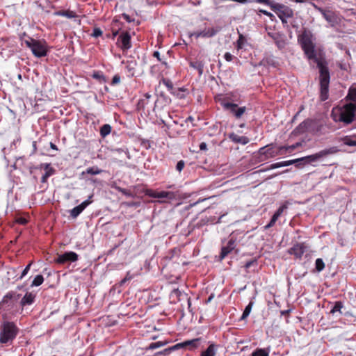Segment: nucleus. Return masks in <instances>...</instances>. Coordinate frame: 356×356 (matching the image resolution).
Segmentation results:
<instances>
[{
  "label": "nucleus",
  "instance_id": "f257e3e1",
  "mask_svg": "<svg viewBox=\"0 0 356 356\" xmlns=\"http://www.w3.org/2000/svg\"><path fill=\"white\" fill-rule=\"evenodd\" d=\"M298 42L307 59L316 63L319 69L320 98L321 101H325L328 99L330 73L323 60L317 56L312 33L304 28L298 35Z\"/></svg>",
  "mask_w": 356,
  "mask_h": 356
},
{
  "label": "nucleus",
  "instance_id": "f03ea898",
  "mask_svg": "<svg viewBox=\"0 0 356 356\" xmlns=\"http://www.w3.org/2000/svg\"><path fill=\"white\" fill-rule=\"evenodd\" d=\"M355 113L356 104L349 102L334 107L331 112V117L335 122H341L344 125H348L355 120Z\"/></svg>",
  "mask_w": 356,
  "mask_h": 356
},
{
  "label": "nucleus",
  "instance_id": "7ed1b4c3",
  "mask_svg": "<svg viewBox=\"0 0 356 356\" xmlns=\"http://www.w3.org/2000/svg\"><path fill=\"white\" fill-rule=\"evenodd\" d=\"M19 333V328L13 322L4 321L0 327V343L10 346Z\"/></svg>",
  "mask_w": 356,
  "mask_h": 356
},
{
  "label": "nucleus",
  "instance_id": "20e7f679",
  "mask_svg": "<svg viewBox=\"0 0 356 356\" xmlns=\"http://www.w3.org/2000/svg\"><path fill=\"white\" fill-rule=\"evenodd\" d=\"M339 151L338 148L337 147H331L327 149H325L323 150H321L320 152L309 155L307 156H304L302 158H300L302 159V163L305 162L307 164L317 162L321 161L322 159L327 157L329 155L334 154Z\"/></svg>",
  "mask_w": 356,
  "mask_h": 356
},
{
  "label": "nucleus",
  "instance_id": "39448f33",
  "mask_svg": "<svg viewBox=\"0 0 356 356\" xmlns=\"http://www.w3.org/2000/svg\"><path fill=\"white\" fill-rule=\"evenodd\" d=\"M258 154L259 161H264L278 155H284L282 146L279 147L278 149L275 151L272 144L261 147L258 151Z\"/></svg>",
  "mask_w": 356,
  "mask_h": 356
},
{
  "label": "nucleus",
  "instance_id": "423d86ee",
  "mask_svg": "<svg viewBox=\"0 0 356 356\" xmlns=\"http://www.w3.org/2000/svg\"><path fill=\"white\" fill-rule=\"evenodd\" d=\"M25 44L30 48L33 54L38 58L45 56L47 54L46 46L40 41L30 38L25 40Z\"/></svg>",
  "mask_w": 356,
  "mask_h": 356
},
{
  "label": "nucleus",
  "instance_id": "0eeeda50",
  "mask_svg": "<svg viewBox=\"0 0 356 356\" xmlns=\"http://www.w3.org/2000/svg\"><path fill=\"white\" fill-rule=\"evenodd\" d=\"M148 195L152 198L159 199V202H168L177 198V193L172 191H151Z\"/></svg>",
  "mask_w": 356,
  "mask_h": 356
},
{
  "label": "nucleus",
  "instance_id": "6e6552de",
  "mask_svg": "<svg viewBox=\"0 0 356 356\" xmlns=\"http://www.w3.org/2000/svg\"><path fill=\"white\" fill-rule=\"evenodd\" d=\"M224 109L229 111L235 118L241 119L246 111L245 106H238V104L231 102H222Z\"/></svg>",
  "mask_w": 356,
  "mask_h": 356
},
{
  "label": "nucleus",
  "instance_id": "1a4fd4ad",
  "mask_svg": "<svg viewBox=\"0 0 356 356\" xmlns=\"http://www.w3.org/2000/svg\"><path fill=\"white\" fill-rule=\"evenodd\" d=\"M20 294L14 291L7 293L0 302V308L8 310L13 307V302L17 301L20 298Z\"/></svg>",
  "mask_w": 356,
  "mask_h": 356
},
{
  "label": "nucleus",
  "instance_id": "9d476101",
  "mask_svg": "<svg viewBox=\"0 0 356 356\" xmlns=\"http://www.w3.org/2000/svg\"><path fill=\"white\" fill-rule=\"evenodd\" d=\"M272 10L277 14L279 18H291L293 15V11L291 8L279 3L273 6Z\"/></svg>",
  "mask_w": 356,
  "mask_h": 356
},
{
  "label": "nucleus",
  "instance_id": "9b49d317",
  "mask_svg": "<svg viewBox=\"0 0 356 356\" xmlns=\"http://www.w3.org/2000/svg\"><path fill=\"white\" fill-rule=\"evenodd\" d=\"M321 15L332 27L340 23L341 19L339 16L335 12L327 8L324 10Z\"/></svg>",
  "mask_w": 356,
  "mask_h": 356
},
{
  "label": "nucleus",
  "instance_id": "f8f14e48",
  "mask_svg": "<svg viewBox=\"0 0 356 356\" xmlns=\"http://www.w3.org/2000/svg\"><path fill=\"white\" fill-rule=\"evenodd\" d=\"M307 248V246L305 243H296L288 250V253L293 255L296 259H301Z\"/></svg>",
  "mask_w": 356,
  "mask_h": 356
},
{
  "label": "nucleus",
  "instance_id": "ddd939ff",
  "mask_svg": "<svg viewBox=\"0 0 356 356\" xmlns=\"http://www.w3.org/2000/svg\"><path fill=\"white\" fill-rule=\"evenodd\" d=\"M117 44L123 50L127 51L131 47V35L127 32L122 33L118 38Z\"/></svg>",
  "mask_w": 356,
  "mask_h": 356
},
{
  "label": "nucleus",
  "instance_id": "4468645a",
  "mask_svg": "<svg viewBox=\"0 0 356 356\" xmlns=\"http://www.w3.org/2000/svg\"><path fill=\"white\" fill-rule=\"evenodd\" d=\"M78 254L74 252H66L63 254L58 255L55 261L58 264L74 262L78 260Z\"/></svg>",
  "mask_w": 356,
  "mask_h": 356
},
{
  "label": "nucleus",
  "instance_id": "2eb2a0df",
  "mask_svg": "<svg viewBox=\"0 0 356 356\" xmlns=\"http://www.w3.org/2000/svg\"><path fill=\"white\" fill-rule=\"evenodd\" d=\"M236 245V239L233 235H231L227 245L223 246L221 249V252L220 255V259H224L229 253H230L233 250H234Z\"/></svg>",
  "mask_w": 356,
  "mask_h": 356
},
{
  "label": "nucleus",
  "instance_id": "dca6fc26",
  "mask_svg": "<svg viewBox=\"0 0 356 356\" xmlns=\"http://www.w3.org/2000/svg\"><path fill=\"white\" fill-rule=\"evenodd\" d=\"M91 197L92 196H90L88 200L83 201L81 204L71 209L70 211L71 217L76 218L92 202L90 200Z\"/></svg>",
  "mask_w": 356,
  "mask_h": 356
},
{
  "label": "nucleus",
  "instance_id": "f3484780",
  "mask_svg": "<svg viewBox=\"0 0 356 356\" xmlns=\"http://www.w3.org/2000/svg\"><path fill=\"white\" fill-rule=\"evenodd\" d=\"M268 35L274 40L280 49L285 47L286 43L284 36L278 33H268Z\"/></svg>",
  "mask_w": 356,
  "mask_h": 356
},
{
  "label": "nucleus",
  "instance_id": "a211bd4d",
  "mask_svg": "<svg viewBox=\"0 0 356 356\" xmlns=\"http://www.w3.org/2000/svg\"><path fill=\"white\" fill-rule=\"evenodd\" d=\"M220 31V27L214 28H205L204 30L200 31L202 38H209L216 35Z\"/></svg>",
  "mask_w": 356,
  "mask_h": 356
},
{
  "label": "nucleus",
  "instance_id": "6ab92c4d",
  "mask_svg": "<svg viewBox=\"0 0 356 356\" xmlns=\"http://www.w3.org/2000/svg\"><path fill=\"white\" fill-rule=\"evenodd\" d=\"M35 299V295L31 292H27L20 301L22 307L32 305Z\"/></svg>",
  "mask_w": 356,
  "mask_h": 356
},
{
  "label": "nucleus",
  "instance_id": "aec40b11",
  "mask_svg": "<svg viewBox=\"0 0 356 356\" xmlns=\"http://www.w3.org/2000/svg\"><path fill=\"white\" fill-rule=\"evenodd\" d=\"M325 127L324 126L323 123L316 124L313 127L312 132L316 136L326 135L327 133Z\"/></svg>",
  "mask_w": 356,
  "mask_h": 356
},
{
  "label": "nucleus",
  "instance_id": "412c9836",
  "mask_svg": "<svg viewBox=\"0 0 356 356\" xmlns=\"http://www.w3.org/2000/svg\"><path fill=\"white\" fill-rule=\"evenodd\" d=\"M229 139H231L233 142L241 143L242 145H246L249 143V138L246 136H240L234 133H232L229 136Z\"/></svg>",
  "mask_w": 356,
  "mask_h": 356
},
{
  "label": "nucleus",
  "instance_id": "4be33fe9",
  "mask_svg": "<svg viewBox=\"0 0 356 356\" xmlns=\"http://www.w3.org/2000/svg\"><path fill=\"white\" fill-rule=\"evenodd\" d=\"M200 341V338L194 339L192 340H188L182 342L183 347L188 348L189 350L195 349L197 347L199 342Z\"/></svg>",
  "mask_w": 356,
  "mask_h": 356
},
{
  "label": "nucleus",
  "instance_id": "5701e85b",
  "mask_svg": "<svg viewBox=\"0 0 356 356\" xmlns=\"http://www.w3.org/2000/svg\"><path fill=\"white\" fill-rule=\"evenodd\" d=\"M310 122L309 120H305L302 122L295 129L294 132L296 134H301L307 131L308 129Z\"/></svg>",
  "mask_w": 356,
  "mask_h": 356
},
{
  "label": "nucleus",
  "instance_id": "b1692460",
  "mask_svg": "<svg viewBox=\"0 0 356 356\" xmlns=\"http://www.w3.org/2000/svg\"><path fill=\"white\" fill-rule=\"evenodd\" d=\"M136 65L137 63L135 60L131 59L126 62V68L129 72V76H134L135 75Z\"/></svg>",
  "mask_w": 356,
  "mask_h": 356
},
{
  "label": "nucleus",
  "instance_id": "393cba45",
  "mask_svg": "<svg viewBox=\"0 0 356 356\" xmlns=\"http://www.w3.org/2000/svg\"><path fill=\"white\" fill-rule=\"evenodd\" d=\"M190 67L195 69L198 71L199 75L201 76L203 74L204 71V63L202 61L196 60V61H191L189 63Z\"/></svg>",
  "mask_w": 356,
  "mask_h": 356
},
{
  "label": "nucleus",
  "instance_id": "a878e982",
  "mask_svg": "<svg viewBox=\"0 0 356 356\" xmlns=\"http://www.w3.org/2000/svg\"><path fill=\"white\" fill-rule=\"evenodd\" d=\"M346 98L348 100L356 102V85H353L351 87H350Z\"/></svg>",
  "mask_w": 356,
  "mask_h": 356
},
{
  "label": "nucleus",
  "instance_id": "bb28decb",
  "mask_svg": "<svg viewBox=\"0 0 356 356\" xmlns=\"http://www.w3.org/2000/svg\"><path fill=\"white\" fill-rule=\"evenodd\" d=\"M301 143L298 142L293 145H289V146H282V148H283V154H286L287 153H291L293 150H295L298 147L301 146Z\"/></svg>",
  "mask_w": 356,
  "mask_h": 356
},
{
  "label": "nucleus",
  "instance_id": "cd10ccee",
  "mask_svg": "<svg viewBox=\"0 0 356 356\" xmlns=\"http://www.w3.org/2000/svg\"><path fill=\"white\" fill-rule=\"evenodd\" d=\"M343 305L341 301H337L334 302V305L331 309L330 313L333 315L337 312L341 314L342 313L341 310L343 308Z\"/></svg>",
  "mask_w": 356,
  "mask_h": 356
},
{
  "label": "nucleus",
  "instance_id": "c85d7f7f",
  "mask_svg": "<svg viewBox=\"0 0 356 356\" xmlns=\"http://www.w3.org/2000/svg\"><path fill=\"white\" fill-rule=\"evenodd\" d=\"M216 348L213 344H211L206 350L202 351L201 356H215Z\"/></svg>",
  "mask_w": 356,
  "mask_h": 356
},
{
  "label": "nucleus",
  "instance_id": "c756f323",
  "mask_svg": "<svg viewBox=\"0 0 356 356\" xmlns=\"http://www.w3.org/2000/svg\"><path fill=\"white\" fill-rule=\"evenodd\" d=\"M111 131V127L108 124H104L100 128V135L102 138L107 136Z\"/></svg>",
  "mask_w": 356,
  "mask_h": 356
},
{
  "label": "nucleus",
  "instance_id": "7c9ffc66",
  "mask_svg": "<svg viewBox=\"0 0 356 356\" xmlns=\"http://www.w3.org/2000/svg\"><path fill=\"white\" fill-rule=\"evenodd\" d=\"M185 89L182 88H175L173 91H172L171 94L176 96L179 99H184L186 95L184 94Z\"/></svg>",
  "mask_w": 356,
  "mask_h": 356
},
{
  "label": "nucleus",
  "instance_id": "2f4dec72",
  "mask_svg": "<svg viewBox=\"0 0 356 356\" xmlns=\"http://www.w3.org/2000/svg\"><path fill=\"white\" fill-rule=\"evenodd\" d=\"M251 356H269V351L266 349L257 348L252 353Z\"/></svg>",
  "mask_w": 356,
  "mask_h": 356
},
{
  "label": "nucleus",
  "instance_id": "473e14b6",
  "mask_svg": "<svg viewBox=\"0 0 356 356\" xmlns=\"http://www.w3.org/2000/svg\"><path fill=\"white\" fill-rule=\"evenodd\" d=\"M44 282V278L42 275H38L35 277L34 280H33L31 286H38L41 285Z\"/></svg>",
  "mask_w": 356,
  "mask_h": 356
},
{
  "label": "nucleus",
  "instance_id": "72a5a7b5",
  "mask_svg": "<svg viewBox=\"0 0 356 356\" xmlns=\"http://www.w3.org/2000/svg\"><path fill=\"white\" fill-rule=\"evenodd\" d=\"M57 15L59 16H64L67 18H73L75 17V14L74 12L70 10H60L56 13Z\"/></svg>",
  "mask_w": 356,
  "mask_h": 356
},
{
  "label": "nucleus",
  "instance_id": "f704fd0d",
  "mask_svg": "<svg viewBox=\"0 0 356 356\" xmlns=\"http://www.w3.org/2000/svg\"><path fill=\"white\" fill-rule=\"evenodd\" d=\"M102 172V170L99 169L97 167H92L86 169V172H83V174L87 173L92 175H99Z\"/></svg>",
  "mask_w": 356,
  "mask_h": 356
},
{
  "label": "nucleus",
  "instance_id": "c9c22d12",
  "mask_svg": "<svg viewBox=\"0 0 356 356\" xmlns=\"http://www.w3.org/2000/svg\"><path fill=\"white\" fill-rule=\"evenodd\" d=\"M252 305L253 303L252 302H250L245 308L243 312V314L241 317V320H244L250 314V312H251V309H252Z\"/></svg>",
  "mask_w": 356,
  "mask_h": 356
},
{
  "label": "nucleus",
  "instance_id": "e433bc0d",
  "mask_svg": "<svg viewBox=\"0 0 356 356\" xmlns=\"http://www.w3.org/2000/svg\"><path fill=\"white\" fill-rule=\"evenodd\" d=\"M325 268V264L322 259L318 258L315 261V268L316 271L321 272Z\"/></svg>",
  "mask_w": 356,
  "mask_h": 356
},
{
  "label": "nucleus",
  "instance_id": "4c0bfd02",
  "mask_svg": "<svg viewBox=\"0 0 356 356\" xmlns=\"http://www.w3.org/2000/svg\"><path fill=\"white\" fill-rule=\"evenodd\" d=\"M161 81H162L163 84L166 86V88L170 92V93L172 92V91L174 90L175 88L173 87L172 82L170 79H163Z\"/></svg>",
  "mask_w": 356,
  "mask_h": 356
},
{
  "label": "nucleus",
  "instance_id": "58836bf2",
  "mask_svg": "<svg viewBox=\"0 0 356 356\" xmlns=\"http://www.w3.org/2000/svg\"><path fill=\"white\" fill-rule=\"evenodd\" d=\"M287 208H288V206H287V203L286 202V203L283 204L282 205H281L273 215L275 216L276 217L279 218L282 214V213L285 210L287 209Z\"/></svg>",
  "mask_w": 356,
  "mask_h": 356
},
{
  "label": "nucleus",
  "instance_id": "ea45409f",
  "mask_svg": "<svg viewBox=\"0 0 356 356\" xmlns=\"http://www.w3.org/2000/svg\"><path fill=\"white\" fill-rule=\"evenodd\" d=\"M354 137L355 138V139L345 137L344 138H343V143L348 146H356V135Z\"/></svg>",
  "mask_w": 356,
  "mask_h": 356
},
{
  "label": "nucleus",
  "instance_id": "a19ab883",
  "mask_svg": "<svg viewBox=\"0 0 356 356\" xmlns=\"http://www.w3.org/2000/svg\"><path fill=\"white\" fill-rule=\"evenodd\" d=\"M245 38L242 34H239L238 39L237 40V49H242L245 42Z\"/></svg>",
  "mask_w": 356,
  "mask_h": 356
},
{
  "label": "nucleus",
  "instance_id": "79ce46f5",
  "mask_svg": "<svg viewBox=\"0 0 356 356\" xmlns=\"http://www.w3.org/2000/svg\"><path fill=\"white\" fill-rule=\"evenodd\" d=\"M55 172V170H49V171H45V173L42 175L41 178V181L45 183L47 179L54 175Z\"/></svg>",
  "mask_w": 356,
  "mask_h": 356
},
{
  "label": "nucleus",
  "instance_id": "37998d69",
  "mask_svg": "<svg viewBox=\"0 0 356 356\" xmlns=\"http://www.w3.org/2000/svg\"><path fill=\"white\" fill-rule=\"evenodd\" d=\"M164 345H165V343L161 342V341L154 342V343H151L149 344V346H148L147 349L153 350V349H156V348L162 347Z\"/></svg>",
  "mask_w": 356,
  "mask_h": 356
},
{
  "label": "nucleus",
  "instance_id": "c03bdc74",
  "mask_svg": "<svg viewBox=\"0 0 356 356\" xmlns=\"http://www.w3.org/2000/svg\"><path fill=\"white\" fill-rule=\"evenodd\" d=\"M134 277V275L130 273V272H127L125 277L122 279L120 282V286H123L127 282L131 280Z\"/></svg>",
  "mask_w": 356,
  "mask_h": 356
},
{
  "label": "nucleus",
  "instance_id": "a18cd8bd",
  "mask_svg": "<svg viewBox=\"0 0 356 356\" xmlns=\"http://www.w3.org/2000/svg\"><path fill=\"white\" fill-rule=\"evenodd\" d=\"M92 77L99 81H105V77L102 72H94L92 74Z\"/></svg>",
  "mask_w": 356,
  "mask_h": 356
},
{
  "label": "nucleus",
  "instance_id": "49530a36",
  "mask_svg": "<svg viewBox=\"0 0 356 356\" xmlns=\"http://www.w3.org/2000/svg\"><path fill=\"white\" fill-rule=\"evenodd\" d=\"M324 126L325 127V130L327 134H330V132L334 131L336 130L335 126L332 123H323Z\"/></svg>",
  "mask_w": 356,
  "mask_h": 356
},
{
  "label": "nucleus",
  "instance_id": "de8ad7c7",
  "mask_svg": "<svg viewBox=\"0 0 356 356\" xmlns=\"http://www.w3.org/2000/svg\"><path fill=\"white\" fill-rule=\"evenodd\" d=\"M296 163H302V159H300L299 158V159H293V160L284 161H282V165H283V167H284V166H289L290 165H292V164H294Z\"/></svg>",
  "mask_w": 356,
  "mask_h": 356
},
{
  "label": "nucleus",
  "instance_id": "09e8293b",
  "mask_svg": "<svg viewBox=\"0 0 356 356\" xmlns=\"http://www.w3.org/2000/svg\"><path fill=\"white\" fill-rule=\"evenodd\" d=\"M103 32L99 28H95L91 35L94 38H98L102 35Z\"/></svg>",
  "mask_w": 356,
  "mask_h": 356
},
{
  "label": "nucleus",
  "instance_id": "8fccbe9b",
  "mask_svg": "<svg viewBox=\"0 0 356 356\" xmlns=\"http://www.w3.org/2000/svg\"><path fill=\"white\" fill-rule=\"evenodd\" d=\"M184 165H185L184 161L181 160L177 162V165H176V170L180 172L184 168Z\"/></svg>",
  "mask_w": 356,
  "mask_h": 356
},
{
  "label": "nucleus",
  "instance_id": "3c124183",
  "mask_svg": "<svg viewBox=\"0 0 356 356\" xmlns=\"http://www.w3.org/2000/svg\"><path fill=\"white\" fill-rule=\"evenodd\" d=\"M32 264V262H31L30 264H29L26 268L23 270L22 273V275L20 276V279H22L29 272V270H30V268H31V266Z\"/></svg>",
  "mask_w": 356,
  "mask_h": 356
},
{
  "label": "nucleus",
  "instance_id": "603ef678",
  "mask_svg": "<svg viewBox=\"0 0 356 356\" xmlns=\"http://www.w3.org/2000/svg\"><path fill=\"white\" fill-rule=\"evenodd\" d=\"M257 264V260L256 259H252L249 261H247L244 266L245 268H250L252 266H254Z\"/></svg>",
  "mask_w": 356,
  "mask_h": 356
},
{
  "label": "nucleus",
  "instance_id": "864d4df0",
  "mask_svg": "<svg viewBox=\"0 0 356 356\" xmlns=\"http://www.w3.org/2000/svg\"><path fill=\"white\" fill-rule=\"evenodd\" d=\"M281 167H283L282 161L271 164L268 169V170L275 169V168H281Z\"/></svg>",
  "mask_w": 356,
  "mask_h": 356
},
{
  "label": "nucleus",
  "instance_id": "5fc2aeb1",
  "mask_svg": "<svg viewBox=\"0 0 356 356\" xmlns=\"http://www.w3.org/2000/svg\"><path fill=\"white\" fill-rule=\"evenodd\" d=\"M171 352H170V349L168 348H165L162 351H159V352H157L156 354H155V356H158V355H168L170 354Z\"/></svg>",
  "mask_w": 356,
  "mask_h": 356
},
{
  "label": "nucleus",
  "instance_id": "6e6d98bb",
  "mask_svg": "<svg viewBox=\"0 0 356 356\" xmlns=\"http://www.w3.org/2000/svg\"><path fill=\"white\" fill-rule=\"evenodd\" d=\"M234 56L232 54H231L229 52H226L224 55V58L225 59L228 61V62H230L233 60L234 58Z\"/></svg>",
  "mask_w": 356,
  "mask_h": 356
},
{
  "label": "nucleus",
  "instance_id": "4d7b16f0",
  "mask_svg": "<svg viewBox=\"0 0 356 356\" xmlns=\"http://www.w3.org/2000/svg\"><path fill=\"white\" fill-rule=\"evenodd\" d=\"M120 81V77L119 75H115L112 79V84L115 85L119 83Z\"/></svg>",
  "mask_w": 356,
  "mask_h": 356
},
{
  "label": "nucleus",
  "instance_id": "13d9d810",
  "mask_svg": "<svg viewBox=\"0 0 356 356\" xmlns=\"http://www.w3.org/2000/svg\"><path fill=\"white\" fill-rule=\"evenodd\" d=\"M181 348H184L182 343H177L176 345H175L169 348L170 349V352H172V350H177Z\"/></svg>",
  "mask_w": 356,
  "mask_h": 356
},
{
  "label": "nucleus",
  "instance_id": "bf43d9fd",
  "mask_svg": "<svg viewBox=\"0 0 356 356\" xmlns=\"http://www.w3.org/2000/svg\"><path fill=\"white\" fill-rule=\"evenodd\" d=\"M312 6L314 8V9L317 11H318L321 14H322V13L324 11V10L325 8H323L322 7H320V6H318L317 5H316L315 3H312Z\"/></svg>",
  "mask_w": 356,
  "mask_h": 356
},
{
  "label": "nucleus",
  "instance_id": "052dcab7",
  "mask_svg": "<svg viewBox=\"0 0 356 356\" xmlns=\"http://www.w3.org/2000/svg\"><path fill=\"white\" fill-rule=\"evenodd\" d=\"M190 37L194 36L196 38H202L201 32L200 31H195L193 33H191L189 34Z\"/></svg>",
  "mask_w": 356,
  "mask_h": 356
},
{
  "label": "nucleus",
  "instance_id": "680f3d73",
  "mask_svg": "<svg viewBox=\"0 0 356 356\" xmlns=\"http://www.w3.org/2000/svg\"><path fill=\"white\" fill-rule=\"evenodd\" d=\"M116 152H119V153H124V154L127 156V157L128 159H129V157H130V156H129V152H128V150H127V149L124 150V149H116Z\"/></svg>",
  "mask_w": 356,
  "mask_h": 356
},
{
  "label": "nucleus",
  "instance_id": "e2e57ef3",
  "mask_svg": "<svg viewBox=\"0 0 356 356\" xmlns=\"http://www.w3.org/2000/svg\"><path fill=\"white\" fill-rule=\"evenodd\" d=\"M200 149L202 151L207 150V145L206 143H204V142L201 143L200 145Z\"/></svg>",
  "mask_w": 356,
  "mask_h": 356
},
{
  "label": "nucleus",
  "instance_id": "0e129e2a",
  "mask_svg": "<svg viewBox=\"0 0 356 356\" xmlns=\"http://www.w3.org/2000/svg\"><path fill=\"white\" fill-rule=\"evenodd\" d=\"M42 166H44V169L45 171H49V170H54V168H52L51 166H50V164L49 163H44V164H42Z\"/></svg>",
  "mask_w": 356,
  "mask_h": 356
},
{
  "label": "nucleus",
  "instance_id": "69168bd1",
  "mask_svg": "<svg viewBox=\"0 0 356 356\" xmlns=\"http://www.w3.org/2000/svg\"><path fill=\"white\" fill-rule=\"evenodd\" d=\"M154 57L156 58L158 60H161L160 58V53L157 51H154L153 54Z\"/></svg>",
  "mask_w": 356,
  "mask_h": 356
},
{
  "label": "nucleus",
  "instance_id": "338daca9",
  "mask_svg": "<svg viewBox=\"0 0 356 356\" xmlns=\"http://www.w3.org/2000/svg\"><path fill=\"white\" fill-rule=\"evenodd\" d=\"M259 11H260L261 13H264V15H267V16H269V17H272V16H273V15H272L270 13H269V12H268V11H266V10H260Z\"/></svg>",
  "mask_w": 356,
  "mask_h": 356
},
{
  "label": "nucleus",
  "instance_id": "774afa93",
  "mask_svg": "<svg viewBox=\"0 0 356 356\" xmlns=\"http://www.w3.org/2000/svg\"><path fill=\"white\" fill-rule=\"evenodd\" d=\"M279 218L276 217L275 216H272V218L270 219V222L275 225V222L277 221V220Z\"/></svg>",
  "mask_w": 356,
  "mask_h": 356
}]
</instances>
